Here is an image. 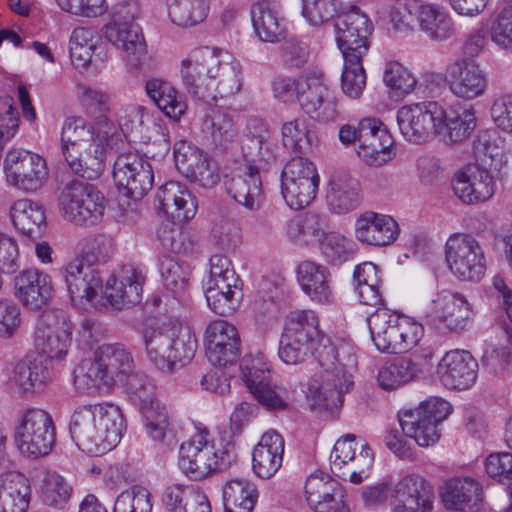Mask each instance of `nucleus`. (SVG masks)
<instances>
[{"instance_id": "nucleus-3", "label": "nucleus", "mask_w": 512, "mask_h": 512, "mask_svg": "<svg viewBox=\"0 0 512 512\" xmlns=\"http://www.w3.org/2000/svg\"><path fill=\"white\" fill-rule=\"evenodd\" d=\"M120 137L118 127L106 116L99 117L94 124L81 117H68L60 130L61 154L75 174L84 176L86 169L103 168L107 153Z\"/></svg>"}, {"instance_id": "nucleus-17", "label": "nucleus", "mask_w": 512, "mask_h": 512, "mask_svg": "<svg viewBox=\"0 0 512 512\" xmlns=\"http://www.w3.org/2000/svg\"><path fill=\"white\" fill-rule=\"evenodd\" d=\"M72 324L63 310L44 311L34 331V346L39 354L50 360H62L72 342Z\"/></svg>"}, {"instance_id": "nucleus-31", "label": "nucleus", "mask_w": 512, "mask_h": 512, "mask_svg": "<svg viewBox=\"0 0 512 512\" xmlns=\"http://www.w3.org/2000/svg\"><path fill=\"white\" fill-rule=\"evenodd\" d=\"M122 12L115 13L113 19L103 27L105 39L126 57L135 60L146 54L147 46L139 25L133 20H122Z\"/></svg>"}, {"instance_id": "nucleus-9", "label": "nucleus", "mask_w": 512, "mask_h": 512, "mask_svg": "<svg viewBox=\"0 0 512 512\" xmlns=\"http://www.w3.org/2000/svg\"><path fill=\"white\" fill-rule=\"evenodd\" d=\"M403 433L420 447L439 442L443 423L448 417V402L439 396H429L413 408L398 413Z\"/></svg>"}, {"instance_id": "nucleus-54", "label": "nucleus", "mask_w": 512, "mask_h": 512, "mask_svg": "<svg viewBox=\"0 0 512 512\" xmlns=\"http://www.w3.org/2000/svg\"><path fill=\"white\" fill-rule=\"evenodd\" d=\"M168 15L179 27H192L203 22L209 13V0H167Z\"/></svg>"}, {"instance_id": "nucleus-52", "label": "nucleus", "mask_w": 512, "mask_h": 512, "mask_svg": "<svg viewBox=\"0 0 512 512\" xmlns=\"http://www.w3.org/2000/svg\"><path fill=\"white\" fill-rule=\"evenodd\" d=\"M317 243L323 259L334 266L353 259L356 251L355 242L338 231L323 230Z\"/></svg>"}, {"instance_id": "nucleus-8", "label": "nucleus", "mask_w": 512, "mask_h": 512, "mask_svg": "<svg viewBox=\"0 0 512 512\" xmlns=\"http://www.w3.org/2000/svg\"><path fill=\"white\" fill-rule=\"evenodd\" d=\"M14 444L19 453L36 460L48 456L56 442V427L51 414L40 408H27L16 419Z\"/></svg>"}, {"instance_id": "nucleus-42", "label": "nucleus", "mask_w": 512, "mask_h": 512, "mask_svg": "<svg viewBox=\"0 0 512 512\" xmlns=\"http://www.w3.org/2000/svg\"><path fill=\"white\" fill-rule=\"evenodd\" d=\"M393 497L394 502L418 505L423 511L433 510V487L420 474L411 473L401 478L394 487Z\"/></svg>"}, {"instance_id": "nucleus-26", "label": "nucleus", "mask_w": 512, "mask_h": 512, "mask_svg": "<svg viewBox=\"0 0 512 512\" xmlns=\"http://www.w3.org/2000/svg\"><path fill=\"white\" fill-rule=\"evenodd\" d=\"M204 342L206 356L215 366L225 367L237 361L240 355V336L236 327L223 319L208 323Z\"/></svg>"}, {"instance_id": "nucleus-29", "label": "nucleus", "mask_w": 512, "mask_h": 512, "mask_svg": "<svg viewBox=\"0 0 512 512\" xmlns=\"http://www.w3.org/2000/svg\"><path fill=\"white\" fill-rule=\"evenodd\" d=\"M145 277L135 269L128 271L121 278L112 276L100 291L103 305L100 308L122 310L130 305L138 304L142 298Z\"/></svg>"}, {"instance_id": "nucleus-20", "label": "nucleus", "mask_w": 512, "mask_h": 512, "mask_svg": "<svg viewBox=\"0 0 512 512\" xmlns=\"http://www.w3.org/2000/svg\"><path fill=\"white\" fill-rule=\"evenodd\" d=\"M494 169L482 163H469L456 171L452 188L464 204L478 205L490 200L496 192Z\"/></svg>"}, {"instance_id": "nucleus-6", "label": "nucleus", "mask_w": 512, "mask_h": 512, "mask_svg": "<svg viewBox=\"0 0 512 512\" xmlns=\"http://www.w3.org/2000/svg\"><path fill=\"white\" fill-rule=\"evenodd\" d=\"M143 340L147 358L164 372L173 371L177 364L188 363L197 349V339L191 328L176 321L146 326Z\"/></svg>"}, {"instance_id": "nucleus-58", "label": "nucleus", "mask_w": 512, "mask_h": 512, "mask_svg": "<svg viewBox=\"0 0 512 512\" xmlns=\"http://www.w3.org/2000/svg\"><path fill=\"white\" fill-rule=\"evenodd\" d=\"M118 122L121 131L131 135L136 140L147 141L150 139L149 130L153 118L148 110L140 105H128L118 114Z\"/></svg>"}, {"instance_id": "nucleus-45", "label": "nucleus", "mask_w": 512, "mask_h": 512, "mask_svg": "<svg viewBox=\"0 0 512 512\" xmlns=\"http://www.w3.org/2000/svg\"><path fill=\"white\" fill-rule=\"evenodd\" d=\"M483 503V490L471 477L450 479V511L478 512Z\"/></svg>"}, {"instance_id": "nucleus-34", "label": "nucleus", "mask_w": 512, "mask_h": 512, "mask_svg": "<svg viewBox=\"0 0 512 512\" xmlns=\"http://www.w3.org/2000/svg\"><path fill=\"white\" fill-rule=\"evenodd\" d=\"M158 209L172 221L187 222L197 210L195 198L186 186L170 181L161 186L156 193Z\"/></svg>"}, {"instance_id": "nucleus-36", "label": "nucleus", "mask_w": 512, "mask_h": 512, "mask_svg": "<svg viewBox=\"0 0 512 512\" xmlns=\"http://www.w3.org/2000/svg\"><path fill=\"white\" fill-rule=\"evenodd\" d=\"M98 428V456L103 455L120 442L126 429L125 419L121 409L110 403L94 405Z\"/></svg>"}, {"instance_id": "nucleus-46", "label": "nucleus", "mask_w": 512, "mask_h": 512, "mask_svg": "<svg viewBox=\"0 0 512 512\" xmlns=\"http://www.w3.org/2000/svg\"><path fill=\"white\" fill-rule=\"evenodd\" d=\"M75 388L81 393L94 395L102 389H111L98 351L93 358L83 359L73 371Z\"/></svg>"}, {"instance_id": "nucleus-21", "label": "nucleus", "mask_w": 512, "mask_h": 512, "mask_svg": "<svg viewBox=\"0 0 512 512\" xmlns=\"http://www.w3.org/2000/svg\"><path fill=\"white\" fill-rule=\"evenodd\" d=\"M61 274L73 304L88 303L95 308L103 305V279L96 268L75 258L61 269Z\"/></svg>"}, {"instance_id": "nucleus-63", "label": "nucleus", "mask_w": 512, "mask_h": 512, "mask_svg": "<svg viewBox=\"0 0 512 512\" xmlns=\"http://www.w3.org/2000/svg\"><path fill=\"white\" fill-rule=\"evenodd\" d=\"M383 82L389 89L391 97L403 98L414 90L416 78L401 63L391 61L385 66Z\"/></svg>"}, {"instance_id": "nucleus-5", "label": "nucleus", "mask_w": 512, "mask_h": 512, "mask_svg": "<svg viewBox=\"0 0 512 512\" xmlns=\"http://www.w3.org/2000/svg\"><path fill=\"white\" fill-rule=\"evenodd\" d=\"M272 91L283 102L297 101L320 123L334 122L339 117L337 95L321 70H308L296 77L278 76L272 82Z\"/></svg>"}, {"instance_id": "nucleus-11", "label": "nucleus", "mask_w": 512, "mask_h": 512, "mask_svg": "<svg viewBox=\"0 0 512 512\" xmlns=\"http://www.w3.org/2000/svg\"><path fill=\"white\" fill-rule=\"evenodd\" d=\"M396 119L401 135L412 144H423L448 130L446 105L437 101L403 105Z\"/></svg>"}, {"instance_id": "nucleus-60", "label": "nucleus", "mask_w": 512, "mask_h": 512, "mask_svg": "<svg viewBox=\"0 0 512 512\" xmlns=\"http://www.w3.org/2000/svg\"><path fill=\"white\" fill-rule=\"evenodd\" d=\"M139 410L147 436L153 441L162 442L171 427V418L166 405L157 400Z\"/></svg>"}, {"instance_id": "nucleus-38", "label": "nucleus", "mask_w": 512, "mask_h": 512, "mask_svg": "<svg viewBox=\"0 0 512 512\" xmlns=\"http://www.w3.org/2000/svg\"><path fill=\"white\" fill-rule=\"evenodd\" d=\"M214 73L211 80L214 81L216 98H226L238 94L243 85V73L240 62L229 52L217 49Z\"/></svg>"}, {"instance_id": "nucleus-18", "label": "nucleus", "mask_w": 512, "mask_h": 512, "mask_svg": "<svg viewBox=\"0 0 512 512\" xmlns=\"http://www.w3.org/2000/svg\"><path fill=\"white\" fill-rule=\"evenodd\" d=\"M374 462V454L364 443L356 442V436L348 434L336 441L330 454L331 471L354 484L368 477Z\"/></svg>"}, {"instance_id": "nucleus-23", "label": "nucleus", "mask_w": 512, "mask_h": 512, "mask_svg": "<svg viewBox=\"0 0 512 512\" xmlns=\"http://www.w3.org/2000/svg\"><path fill=\"white\" fill-rule=\"evenodd\" d=\"M173 154L177 170L191 182L204 188H212L219 182L216 165L198 147L180 140L174 144Z\"/></svg>"}, {"instance_id": "nucleus-43", "label": "nucleus", "mask_w": 512, "mask_h": 512, "mask_svg": "<svg viewBox=\"0 0 512 512\" xmlns=\"http://www.w3.org/2000/svg\"><path fill=\"white\" fill-rule=\"evenodd\" d=\"M146 93L169 118L179 120L187 109L184 97L169 82L153 78L146 82Z\"/></svg>"}, {"instance_id": "nucleus-49", "label": "nucleus", "mask_w": 512, "mask_h": 512, "mask_svg": "<svg viewBox=\"0 0 512 512\" xmlns=\"http://www.w3.org/2000/svg\"><path fill=\"white\" fill-rule=\"evenodd\" d=\"M281 140L291 152L307 153L316 144L317 136L311 123L304 117H298L282 124Z\"/></svg>"}, {"instance_id": "nucleus-37", "label": "nucleus", "mask_w": 512, "mask_h": 512, "mask_svg": "<svg viewBox=\"0 0 512 512\" xmlns=\"http://www.w3.org/2000/svg\"><path fill=\"white\" fill-rule=\"evenodd\" d=\"M254 31L263 42L275 43L285 33L284 18L280 6L274 0H261L251 8Z\"/></svg>"}, {"instance_id": "nucleus-27", "label": "nucleus", "mask_w": 512, "mask_h": 512, "mask_svg": "<svg viewBox=\"0 0 512 512\" xmlns=\"http://www.w3.org/2000/svg\"><path fill=\"white\" fill-rule=\"evenodd\" d=\"M363 201L360 180L347 171L333 173L326 185L325 202L328 211L337 216L357 210Z\"/></svg>"}, {"instance_id": "nucleus-15", "label": "nucleus", "mask_w": 512, "mask_h": 512, "mask_svg": "<svg viewBox=\"0 0 512 512\" xmlns=\"http://www.w3.org/2000/svg\"><path fill=\"white\" fill-rule=\"evenodd\" d=\"M493 286L499 292L501 308L507 320L499 319L496 323L495 341H491L483 355V367L493 375L502 374L512 365V289L502 276L493 278Z\"/></svg>"}, {"instance_id": "nucleus-64", "label": "nucleus", "mask_w": 512, "mask_h": 512, "mask_svg": "<svg viewBox=\"0 0 512 512\" xmlns=\"http://www.w3.org/2000/svg\"><path fill=\"white\" fill-rule=\"evenodd\" d=\"M489 35L500 50L512 53V4L504 6L491 16Z\"/></svg>"}, {"instance_id": "nucleus-12", "label": "nucleus", "mask_w": 512, "mask_h": 512, "mask_svg": "<svg viewBox=\"0 0 512 512\" xmlns=\"http://www.w3.org/2000/svg\"><path fill=\"white\" fill-rule=\"evenodd\" d=\"M204 291L207 305L218 315L228 316L239 308L243 298L242 281L227 256L213 255L210 258Z\"/></svg>"}, {"instance_id": "nucleus-59", "label": "nucleus", "mask_w": 512, "mask_h": 512, "mask_svg": "<svg viewBox=\"0 0 512 512\" xmlns=\"http://www.w3.org/2000/svg\"><path fill=\"white\" fill-rule=\"evenodd\" d=\"M13 382L23 392L41 390L49 380V372L37 359L18 362L13 372Z\"/></svg>"}, {"instance_id": "nucleus-44", "label": "nucleus", "mask_w": 512, "mask_h": 512, "mask_svg": "<svg viewBox=\"0 0 512 512\" xmlns=\"http://www.w3.org/2000/svg\"><path fill=\"white\" fill-rule=\"evenodd\" d=\"M201 128L217 147H226L237 137V129L232 117L220 106L206 108Z\"/></svg>"}, {"instance_id": "nucleus-33", "label": "nucleus", "mask_w": 512, "mask_h": 512, "mask_svg": "<svg viewBox=\"0 0 512 512\" xmlns=\"http://www.w3.org/2000/svg\"><path fill=\"white\" fill-rule=\"evenodd\" d=\"M15 296L27 308L37 310L53 297L51 277L38 269H27L15 278Z\"/></svg>"}, {"instance_id": "nucleus-19", "label": "nucleus", "mask_w": 512, "mask_h": 512, "mask_svg": "<svg viewBox=\"0 0 512 512\" xmlns=\"http://www.w3.org/2000/svg\"><path fill=\"white\" fill-rule=\"evenodd\" d=\"M113 178L119 192L133 200L143 198L154 183L150 162L134 152L120 154L117 157L113 167Z\"/></svg>"}, {"instance_id": "nucleus-24", "label": "nucleus", "mask_w": 512, "mask_h": 512, "mask_svg": "<svg viewBox=\"0 0 512 512\" xmlns=\"http://www.w3.org/2000/svg\"><path fill=\"white\" fill-rule=\"evenodd\" d=\"M450 271L463 281H478L484 275V253L471 235H450Z\"/></svg>"}, {"instance_id": "nucleus-55", "label": "nucleus", "mask_w": 512, "mask_h": 512, "mask_svg": "<svg viewBox=\"0 0 512 512\" xmlns=\"http://www.w3.org/2000/svg\"><path fill=\"white\" fill-rule=\"evenodd\" d=\"M327 229L326 220L316 213L296 216L286 223L288 238L301 245H309L319 240L323 230Z\"/></svg>"}, {"instance_id": "nucleus-41", "label": "nucleus", "mask_w": 512, "mask_h": 512, "mask_svg": "<svg viewBox=\"0 0 512 512\" xmlns=\"http://www.w3.org/2000/svg\"><path fill=\"white\" fill-rule=\"evenodd\" d=\"M98 354L105 370L110 388L127 381L135 370L133 357L121 344H105L98 348Z\"/></svg>"}, {"instance_id": "nucleus-35", "label": "nucleus", "mask_w": 512, "mask_h": 512, "mask_svg": "<svg viewBox=\"0 0 512 512\" xmlns=\"http://www.w3.org/2000/svg\"><path fill=\"white\" fill-rule=\"evenodd\" d=\"M285 441L275 430L266 431L252 452V470L262 479H270L281 468Z\"/></svg>"}, {"instance_id": "nucleus-2", "label": "nucleus", "mask_w": 512, "mask_h": 512, "mask_svg": "<svg viewBox=\"0 0 512 512\" xmlns=\"http://www.w3.org/2000/svg\"><path fill=\"white\" fill-rule=\"evenodd\" d=\"M381 278L377 266L364 262L355 267L354 291L363 305L375 308L367 318L371 339L384 353H405L416 347L424 335V327L414 319L383 307Z\"/></svg>"}, {"instance_id": "nucleus-56", "label": "nucleus", "mask_w": 512, "mask_h": 512, "mask_svg": "<svg viewBox=\"0 0 512 512\" xmlns=\"http://www.w3.org/2000/svg\"><path fill=\"white\" fill-rule=\"evenodd\" d=\"M159 272L165 288L175 298H181L186 294L191 274L188 265L173 257L162 256L159 259Z\"/></svg>"}, {"instance_id": "nucleus-10", "label": "nucleus", "mask_w": 512, "mask_h": 512, "mask_svg": "<svg viewBox=\"0 0 512 512\" xmlns=\"http://www.w3.org/2000/svg\"><path fill=\"white\" fill-rule=\"evenodd\" d=\"M243 380L254 398L269 411L290 409L296 389L270 382L271 365L263 353L245 357L241 363Z\"/></svg>"}, {"instance_id": "nucleus-14", "label": "nucleus", "mask_w": 512, "mask_h": 512, "mask_svg": "<svg viewBox=\"0 0 512 512\" xmlns=\"http://www.w3.org/2000/svg\"><path fill=\"white\" fill-rule=\"evenodd\" d=\"M3 172L9 186L26 193L40 190L49 178L46 159L21 147H12L7 151Z\"/></svg>"}, {"instance_id": "nucleus-53", "label": "nucleus", "mask_w": 512, "mask_h": 512, "mask_svg": "<svg viewBox=\"0 0 512 512\" xmlns=\"http://www.w3.org/2000/svg\"><path fill=\"white\" fill-rule=\"evenodd\" d=\"M478 376V362L467 350L450 351V386L456 390L471 388Z\"/></svg>"}, {"instance_id": "nucleus-39", "label": "nucleus", "mask_w": 512, "mask_h": 512, "mask_svg": "<svg viewBox=\"0 0 512 512\" xmlns=\"http://www.w3.org/2000/svg\"><path fill=\"white\" fill-rule=\"evenodd\" d=\"M485 72L474 62L455 63L450 79V91L459 98L471 100L481 96L487 88Z\"/></svg>"}, {"instance_id": "nucleus-61", "label": "nucleus", "mask_w": 512, "mask_h": 512, "mask_svg": "<svg viewBox=\"0 0 512 512\" xmlns=\"http://www.w3.org/2000/svg\"><path fill=\"white\" fill-rule=\"evenodd\" d=\"M366 54L342 55L344 67L341 75V88L343 93L352 99L359 98L366 86V72L362 59Z\"/></svg>"}, {"instance_id": "nucleus-48", "label": "nucleus", "mask_w": 512, "mask_h": 512, "mask_svg": "<svg viewBox=\"0 0 512 512\" xmlns=\"http://www.w3.org/2000/svg\"><path fill=\"white\" fill-rule=\"evenodd\" d=\"M475 163H482L499 172L505 165L504 140L494 130L480 131L473 142Z\"/></svg>"}, {"instance_id": "nucleus-30", "label": "nucleus", "mask_w": 512, "mask_h": 512, "mask_svg": "<svg viewBox=\"0 0 512 512\" xmlns=\"http://www.w3.org/2000/svg\"><path fill=\"white\" fill-rule=\"evenodd\" d=\"M354 234L361 243L378 247L386 246L397 239L399 226L390 215L368 210L357 216Z\"/></svg>"}, {"instance_id": "nucleus-16", "label": "nucleus", "mask_w": 512, "mask_h": 512, "mask_svg": "<svg viewBox=\"0 0 512 512\" xmlns=\"http://www.w3.org/2000/svg\"><path fill=\"white\" fill-rule=\"evenodd\" d=\"M216 47H199L190 51L180 62V77L182 84L189 95L209 104L216 100L214 73L216 61Z\"/></svg>"}, {"instance_id": "nucleus-47", "label": "nucleus", "mask_w": 512, "mask_h": 512, "mask_svg": "<svg viewBox=\"0 0 512 512\" xmlns=\"http://www.w3.org/2000/svg\"><path fill=\"white\" fill-rule=\"evenodd\" d=\"M222 494L225 512H251L258 498L256 486L243 478L226 481Z\"/></svg>"}, {"instance_id": "nucleus-28", "label": "nucleus", "mask_w": 512, "mask_h": 512, "mask_svg": "<svg viewBox=\"0 0 512 512\" xmlns=\"http://www.w3.org/2000/svg\"><path fill=\"white\" fill-rule=\"evenodd\" d=\"M7 434L0 424V461L6 453ZM31 501L28 478L16 471L0 474V512H27Z\"/></svg>"}, {"instance_id": "nucleus-4", "label": "nucleus", "mask_w": 512, "mask_h": 512, "mask_svg": "<svg viewBox=\"0 0 512 512\" xmlns=\"http://www.w3.org/2000/svg\"><path fill=\"white\" fill-rule=\"evenodd\" d=\"M257 134L246 135L242 144L244 162L237 166L231 175L225 177V187L230 197L248 210H258L263 202L262 172L275 155L263 131V125L253 120Z\"/></svg>"}, {"instance_id": "nucleus-25", "label": "nucleus", "mask_w": 512, "mask_h": 512, "mask_svg": "<svg viewBox=\"0 0 512 512\" xmlns=\"http://www.w3.org/2000/svg\"><path fill=\"white\" fill-rule=\"evenodd\" d=\"M334 27L342 55L368 53V39L373 26L367 15L358 7L352 6L349 11L338 16Z\"/></svg>"}, {"instance_id": "nucleus-40", "label": "nucleus", "mask_w": 512, "mask_h": 512, "mask_svg": "<svg viewBox=\"0 0 512 512\" xmlns=\"http://www.w3.org/2000/svg\"><path fill=\"white\" fill-rule=\"evenodd\" d=\"M94 405L75 409L70 420V434L77 447L92 456H98V428Z\"/></svg>"}, {"instance_id": "nucleus-32", "label": "nucleus", "mask_w": 512, "mask_h": 512, "mask_svg": "<svg viewBox=\"0 0 512 512\" xmlns=\"http://www.w3.org/2000/svg\"><path fill=\"white\" fill-rule=\"evenodd\" d=\"M296 274L302 291L312 302L322 305L333 302L332 276L326 266L304 260L298 264Z\"/></svg>"}, {"instance_id": "nucleus-13", "label": "nucleus", "mask_w": 512, "mask_h": 512, "mask_svg": "<svg viewBox=\"0 0 512 512\" xmlns=\"http://www.w3.org/2000/svg\"><path fill=\"white\" fill-rule=\"evenodd\" d=\"M58 206L66 221L76 226L90 227L99 224L103 219L106 199L94 185L73 180L62 189Z\"/></svg>"}, {"instance_id": "nucleus-22", "label": "nucleus", "mask_w": 512, "mask_h": 512, "mask_svg": "<svg viewBox=\"0 0 512 512\" xmlns=\"http://www.w3.org/2000/svg\"><path fill=\"white\" fill-rule=\"evenodd\" d=\"M361 136L357 155L370 166H381L395 156L394 140L382 121L366 117L359 121Z\"/></svg>"}, {"instance_id": "nucleus-1", "label": "nucleus", "mask_w": 512, "mask_h": 512, "mask_svg": "<svg viewBox=\"0 0 512 512\" xmlns=\"http://www.w3.org/2000/svg\"><path fill=\"white\" fill-rule=\"evenodd\" d=\"M339 350L320 329L317 313L310 309L290 312L279 340L278 356L286 365H300L315 356L322 371L309 387L308 402L314 410H333L353 386L352 375L339 361Z\"/></svg>"}, {"instance_id": "nucleus-50", "label": "nucleus", "mask_w": 512, "mask_h": 512, "mask_svg": "<svg viewBox=\"0 0 512 512\" xmlns=\"http://www.w3.org/2000/svg\"><path fill=\"white\" fill-rule=\"evenodd\" d=\"M101 38L93 27H76L69 39V53L72 64L77 69L86 68L92 61Z\"/></svg>"}, {"instance_id": "nucleus-62", "label": "nucleus", "mask_w": 512, "mask_h": 512, "mask_svg": "<svg viewBox=\"0 0 512 512\" xmlns=\"http://www.w3.org/2000/svg\"><path fill=\"white\" fill-rule=\"evenodd\" d=\"M154 499L148 488L133 485L115 499L112 512H152Z\"/></svg>"}, {"instance_id": "nucleus-7", "label": "nucleus", "mask_w": 512, "mask_h": 512, "mask_svg": "<svg viewBox=\"0 0 512 512\" xmlns=\"http://www.w3.org/2000/svg\"><path fill=\"white\" fill-rule=\"evenodd\" d=\"M236 458L234 443L225 438L215 439L206 427H196V432L179 448V466L195 480L226 469Z\"/></svg>"}, {"instance_id": "nucleus-51", "label": "nucleus", "mask_w": 512, "mask_h": 512, "mask_svg": "<svg viewBox=\"0 0 512 512\" xmlns=\"http://www.w3.org/2000/svg\"><path fill=\"white\" fill-rule=\"evenodd\" d=\"M10 218L15 228L28 236L39 232L46 223L43 207L27 198L16 200L11 205Z\"/></svg>"}, {"instance_id": "nucleus-57", "label": "nucleus", "mask_w": 512, "mask_h": 512, "mask_svg": "<svg viewBox=\"0 0 512 512\" xmlns=\"http://www.w3.org/2000/svg\"><path fill=\"white\" fill-rule=\"evenodd\" d=\"M417 365L407 358L397 359L381 367L377 382L384 390H395L412 381L418 374Z\"/></svg>"}]
</instances>
